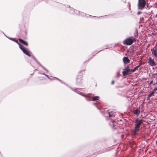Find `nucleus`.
I'll use <instances>...</instances> for the list:
<instances>
[{"instance_id":"obj_1","label":"nucleus","mask_w":157,"mask_h":157,"mask_svg":"<svg viewBox=\"0 0 157 157\" xmlns=\"http://www.w3.org/2000/svg\"><path fill=\"white\" fill-rule=\"evenodd\" d=\"M144 120L141 119L139 120H138V119L135 120V128L133 131V132L134 135L136 134V132H138L140 130V125L142 124L144 121Z\"/></svg>"},{"instance_id":"obj_2","label":"nucleus","mask_w":157,"mask_h":157,"mask_svg":"<svg viewBox=\"0 0 157 157\" xmlns=\"http://www.w3.org/2000/svg\"><path fill=\"white\" fill-rule=\"evenodd\" d=\"M135 40V38L133 37H131L123 41V43L125 45H130L133 43Z\"/></svg>"},{"instance_id":"obj_3","label":"nucleus","mask_w":157,"mask_h":157,"mask_svg":"<svg viewBox=\"0 0 157 157\" xmlns=\"http://www.w3.org/2000/svg\"><path fill=\"white\" fill-rule=\"evenodd\" d=\"M146 2L145 0H138V9L140 10L143 9L145 7Z\"/></svg>"},{"instance_id":"obj_4","label":"nucleus","mask_w":157,"mask_h":157,"mask_svg":"<svg viewBox=\"0 0 157 157\" xmlns=\"http://www.w3.org/2000/svg\"><path fill=\"white\" fill-rule=\"evenodd\" d=\"M131 70L129 66H127L122 72V74L123 76H125L129 75L131 73Z\"/></svg>"},{"instance_id":"obj_5","label":"nucleus","mask_w":157,"mask_h":157,"mask_svg":"<svg viewBox=\"0 0 157 157\" xmlns=\"http://www.w3.org/2000/svg\"><path fill=\"white\" fill-rule=\"evenodd\" d=\"M148 63L149 64L152 66H154L155 65V64L154 62L153 59H152L151 58H150L149 59Z\"/></svg>"},{"instance_id":"obj_6","label":"nucleus","mask_w":157,"mask_h":157,"mask_svg":"<svg viewBox=\"0 0 157 157\" xmlns=\"http://www.w3.org/2000/svg\"><path fill=\"white\" fill-rule=\"evenodd\" d=\"M123 59L124 63L127 64L130 62V60L127 57H124Z\"/></svg>"},{"instance_id":"obj_7","label":"nucleus","mask_w":157,"mask_h":157,"mask_svg":"<svg viewBox=\"0 0 157 157\" xmlns=\"http://www.w3.org/2000/svg\"><path fill=\"white\" fill-rule=\"evenodd\" d=\"M23 52H24V53H25V54L26 55L28 56H30V55L29 54V52L26 50L25 48H24L22 49V50Z\"/></svg>"},{"instance_id":"obj_8","label":"nucleus","mask_w":157,"mask_h":157,"mask_svg":"<svg viewBox=\"0 0 157 157\" xmlns=\"http://www.w3.org/2000/svg\"><path fill=\"white\" fill-rule=\"evenodd\" d=\"M23 52H24V53H25V54L26 55L28 56H30V55L29 54V52L26 50L25 48H24L22 49V50Z\"/></svg>"},{"instance_id":"obj_9","label":"nucleus","mask_w":157,"mask_h":157,"mask_svg":"<svg viewBox=\"0 0 157 157\" xmlns=\"http://www.w3.org/2000/svg\"><path fill=\"white\" fill-rule=\"evenodd\" d=\"M19 42L25 45L26 46L28 45V43L26 42L25 41H24L23 40L21 39H19Z\"/></svg>"},{"instance_id":"obj_10","label":"nucleus","mask_w":157,"mask_h":157,"mask_svg":"<svg viewBox=\"0 0 157 157\" xmlns=\"http://www.w3.org/2000/svg\"><path fill=\"white\" fill-rule=\"evenodd\" d=\"M134 113L135 114L137 115V116L139 115L140 114V109H139L138 108H137V109H136L134 111Z\"/></svg>"},{"instance_id":"obj_11","label":"nucleus","mask_w":157,"mask_h":157,"mask_svg":"<svg viewBox=\"0 0 157 157\" xmlns=\"http://www.w3.org/2000/svg\"><path fill=\"white\" fill-rule=\"evenodd\" d=\"M108 114L109 115V117H114V115L113 113V112H108Z\"/></svg>"},{"instance_id":"obj_12","label":"nucleus","mask_w":157,"mask_h":157,"mask_svg":"<svg viewBox=\"0 0 157 157\" xmlns=\"http://www.w3.org/2000/svg\"><path fill=\"white\" fill-rule=\"evenodd\" d=\"M152 53L153 54H154V56L155 57L157 56V48L155 49L154 51L152 52Z\"/></svg>"},{"instance_id":"obj_13","label":"nucleus","mask_w":157,"mask_h":157,"mask_svg":"<svg viewBox=\"0 0 157 157\" xmlns=\"http://www.w3.org/2000/svg\"><path fill=\"white\" fill-rule=\"evenodd\" d=\"M139 67V66H137L135 67L133 70H131V72L132 73L134 72Z\"/></svg>"},{"instance_id":"obj_14","label":"nucleus","mask_w":157,"mask_h":157,"mask_svg":"<svg viewBox=\"0 0 157 157\" xmlns=\"http://www.w3.org/2000/svg\"><path fill=\"white\" fill-rule=\"evenodd\" d=\"M78 93L79 94V93ZM79 94L81 95H82L83 97H90V94H87L86 95H83V94H82L81 93H79Z\"/></svg>"},{"instance_id":"obj_15","label":"nucleus","mask_w":157,"mask_h":157,"mask_svg":"<svg viewBox=\"0 0 157 157\" xmlns=\"http://www.w3.org/2000/svg\"><path fill=\"white\" fill-rule=\"evenodd\" d=\"M17 44L19 45V48H20L22 50V49L24 48H23V47L22 46L21 44H20L19 43H18V42H17Z\"/></svg>"},{"instance_id":"obj_16","label":"nucleus","mask_w":157,"mask_h":157,"mask_svg":"<svg viewBox=\"0 0 157 157\" xmlns=\"http://www.w3.org/2000/svg\"><path fill=\"white\" fill-rule=\"evenodd\" d=\"M154 92H152L150 94L148 95V98H150L151 97L152 95L154 94Z\"/></svg>"},{"instance_id":"obj_17","label":"nucleus","mask_w":157,"mask_h":157,"mask_svg":"<svg viewBox=\"0 0 157 157\" xmlns=\"http://www.w3.org/2000/svg\"><path fill=\"white\" fill-rule=\"evenodd\" d=\"M138 35V33L137 30H136V32L134 34V36L135 37H136Z\"/></svg>"},{"instance_id":"obj_18","label":"nucleus","mask_w":157,"mask_h":157,"mask_svg":"<svg viewBox=\"0 0 157 157\" xmlns=\"http://www.w3.org/2000/svg\"><path fill=\"white\" fill-rule=\"evenodd\" d=\"M115 122V121H113L112 122V124L113 125V128H114V127H115V125H114V122Z\"/></svg>"},{"instance_id":"obj_19","label":"nucleus","mask_w":157,"mask_h":157,"mask_svg":"<svg viewBox=\"0 0 157 157\" xmlns=\"http://www.w3.org/2000/svg\"><path fill=\"white\" fill-rule=\"evenodd\" d=\"M157 90V88L156 87L153 90V92H154V93L156 91V90Z\"/></svg>"},{"instance_id":"obj_20","label":"nucleus","mask_w":157,"mask_h":157,"mask_svg":"<svg viewBox=\"0 0 157 157\" xmlns=\"http://www.w3.org/2000/svg\"><path fill=\"white\" fill-rule=\"evenodd\" d=\"M99 97L98 96H94V97H92L91 98H99Z\"/></svg>"},{"instance_id":"obj_21","label":"nucleus","mask_w":157,"mask_h":157,"mask_svg":"<svg viewBox=\"0 0 157 157\" xmlns=\"http://www.w3.org/2000/svg\"><path fill=\"white\" fill-rule=\"evenodd\" d=\"M92 99H93V100H93V101H96V100H98V99H96V98Z\"/></svg>"},{"instance_id":"obj_22","label":"nucleus","mask_w":157,"mask_h":157,"mask_svg":"<svg viewBox=\"0 0 157 157\" xmlns=\"http://www.w3.org/2000/svg\"><path fill=\"white\" fill-rule=\"evenodd\" d=\"M141 13V12H138L137 13V14L139 15Z\"/></svg>"},{"instance_id":"obj_23","label":"nucleus","mask_w":157,"mask_h":157,"mask_svg":"<svg viewBox=\"0 0 157 157\" xmlns=\"http://www.w3.org/2000/svg\"><path fill=\"white\" fill-rule=\"evenodd\" d=\"M153 82V81H151V82H150V84H152Z\"/></svg>"},{"instance_id":"obj_24","label":"nucleus","mask_w":157,"mask_h":157,"mask_svg":"<svg viewBox=\"0 0 157 157\" xmlns=\"http://www.w3.org/2000/svg\"><path fill=\"white\" fill-rule=\"evenodd\" d=\"M141 65V63H140L139 65H138V66H139V67Z\"/></svg>"},{"instance_id":"obj_25","label":"nucleus","mask_w":157,"mask_h":157,"mask_svg":"<svg viewBox=\"0 0 157 157\" xmlns=\"http://www.w3.org/2000/svg\"><path fill=\"white\" fill-rule=\"evenodd\" d=\"M114 83V81H112V84H113Z\"/></svg>"},{"instance_id":"obj_26","label":"nucleus","mask_w":157,"mask_h":157,"mask_svg":"<svg viewBox=\"0 0 157 157\" xmlns=\"http://www.w3.org/2000/svg\"><path fill=\"white\" fill-rule=\"evenodd\" d=\"M147 100H148L149 99L147 98Z\"/></svg>"},{"instance_id":"obj_27","label":"nucleus","mask_w":157,"mask_h":157,"mask_svg":"<svg viewBox=\"0 0 157 157\" xmlns=\"http://www.w3.org/2000/svg\"><path fill=\"white\" fill-rule=\"evenodd\" d=\"M156 143H157V141H156Z\"/></svg>"}]
</instances>
